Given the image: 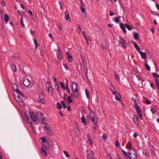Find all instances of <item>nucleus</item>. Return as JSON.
<instances>
[{"instance_id":"nucleus-1","label":"nucleus","mask_w":159,"mask_h":159,"mask_svg":"<svg viewBox=\"0 0 159 159\" xmlns=\"http://www.w3.org/2000/svg\"><path fill=\"white\" fill-rule=\"evenodd\" d=\"M126 147L129 150L128 153L129 159H137L138 155L135 149L132 147V143L129 141L127 144Z\"/></svg>"},{"instance_id":"nucleus-2","label":"nucleus","mask_w":159,"mask_h":159,"mask_svg":"<svg viewBox=\"0 0 159 159\" xmlns=\"http://www.w3.org/2000/svg\"><path fill=\"white\" fill-rule=\"evenodd\" d=\"M77 83L73 82L72 83L71 89L74 97L76 98H78L79 97V92L77 88Z\"/></svg>"},{"instance_id":"nucleus-3","label":"nucleus","mask_w":159,"mask_h":159,"mask_svg":"<svg viewBox=\"0 0 159 159\" xmlns=\"http://www.w3.org/2000/svg\"><path fill=\"white\" fill-rule=\"evenodd\" d=\"M89 115L91 120L94 124H97L98 122V118L97 114H95L93 111H91L89 112Z\"/></svg>"},{"instance_id":"nucleus-4","label":"nucleus","mask_w":159,"mask_h":159,"mask_svg":"<svg viewBox=\"0 0 159 159\" xmlns=\"http://www.w3.org/2000/svg\"><path fill=\"white\" fill-rule=\"evenodd\" d=\"M119 46L122 47L125 49L127 47V44L126 42L121 37H119Z\"/></svg>"},{"instance_id":"nucleus-5","label":"nucleus","mask_w":159,"mask_h":159,"mask_svg":"<svg viewBox=\"0 0 159 159\" xmlns=\"http://www.w3.org/2000/svg\"><path fill=\"white\" fill-rule=\"evenodd\" d=\"M134 105L135 108L136 110L137 114L140 117L141 119L142 120V114L141 110L139 108V105L137 103L135 102Z\"/></svg>"},{"instance_id":"nucleus-6","label":"nucleus","mask_w":159,"mask_h":159,"mask_svg":"<svg viewBox=\"0 0 159 159\" xmlns=\"http://www.w3.org/2000/svg\"><path fill=\"white\" fill-rule=\"evenodd\" d=\"M14 95L15 96L14 94ZM15 97L16 100L19 102L20 104L21 105L24 106L25 105L24 102L23 101L22 99L20 98V97L19 94H18L17 96L16 95V96H15Z\"/></svg>"},{"instance_id":"nucleus-7","label":"nucleus","mask_w":159,"mask_h":159,"mask_svg":"<svg viewBox=\"0 0 159 159\" xmlns=\"http://www.w3.org/2000/svg\"><path fill=\"white\" fill-rule=\"evenodd\" d=\"M56 55L58 59L59 60L62 59V54L61 52L60 49L59 48H57L56 51Z\"/></svg>"},{"instance_id":"nucleus-8","label":"nucleus","mask_w":159,"mask_h":159,"mask_svg":"<svg viewBox=\"0 0 159 159\" xmlns=\"http://www.w3.org/2000/svg\"><path fill=\"white\" fill-rule=\"evenodd\" d=\"M44 96L43 94V93H40L39 97V102L43 104H45V101L44 100Z\"/></svg>"},{"instance_id":"nucleus-9","label":"nucleus","mask_w":159,"mask_h":159,"mask_svg":"<svg viewBox=\"0 0 159 159\" xmlns=\"http://www.w3.org/2000/svg\"><path fill=\"white\" fill-rule=\"evenodd\" d=\"M30 117L32 120L34 122H36L37 118L33 112L30 111L29 113Z\"/></svg>"},{"instance_id":"nucleus-10","label":"nucleus","mask_w":159,"mask_h":159,"mask_svg":"<svg viewBox=\"0 0 159 159\" xmlns=\"http://www.w3.org/2000/svg\"><path fill=\"white\" fill-rule=\"evenodd\" d=\"M113 94L115 95V99L116 100L118 101L121 100V96L119 93L116 91Z\"/></svg>"},{"instance_id":"nucleus-11","label":"nucleus","mask_w":159,"mask_h":159,"mask_svg":"<svg viewBox=\"0 0 159 159\" xmlns=\"http://www.w3.org/2000/svg\"><path fill=\"white\" fill-rule=\"evenodd\" d=\"M46 87L48 89V91L49 92L52 93V89L51 87L50 83L48 81L45 84Z\"/></svg>"},{"instance_id":"nucleus-12","label":"nucleus","mask_w":159,"mask_h":159,"mask_svg":"<svg viewBox=\"0 0 159 159\" xmlns=\"http://www.w3.org/2000/svg\"><path fill=\"white\" fill-rule=\"evenodd\" d=\"M47 149V147L45 145H43V147L41 148V152L42 154L46 156H47V153L46 152V150Z\"/></svg>"},{"instance_id":"nucleus-13","label":"nucleus","mask_w":159,"mask_h":159,"mask_svg":"<svg viewBox=\"0 0 159 159\" xmlns=\"http://www.w3.org/2000/svg\"><path fill=\"white\" fill-rule=\"evenodd\" d=\"M23 84L25 86H28L30 84L29 80L27 78H25L23 80Z\"/></svg>"},{"instance_id":"nucleus-14","label":"nucleus","mask_w":159,"mask_h":159,"mask_svg":"<svg viewBox=\"0 0 159 159\" xmlns=\"http://www.w3.org/2000/svg\"><path fill=\"white\" fill-rule=\"evenodd\" d=\"M133 120L134 123L138 126L139 124V118L138 116L136 115H134Z\"/></svg>"},{"instance_id":"nucleus-15","label":"nucleus","mask_w":159,"mask_h":159,"mask_svg":"<svg viewBox=\"0 0 159 159\" xmlns=\"http://www.w3.org/2000/svg\"><path fill=\"white\" fill-rule=\"evenodd\" d=\"M80 57L82 60V62L84 66L86 67L87 66V63L86 60L84 58V56L82 55H80Z\"/></svg>"},{"instance_id":"nucleus-16","label":"nucleus","mask_w":159,"mask_h":159,"mask_svg":"<svg viewBox=\"0 0 159 159\" xmlns=\"http://www.w3.org/2000/svg\"><path fill=\"white\" fill-rule=\"evenodd\" d=\"M138 52L140 54L143 59H145L147 58V54L145 52H143L141 51H139Z\"/></svg>"},{"instance_id":"nucleus-17","label":"nucleus","mask_w":159,"mask_h":159,"mask_svg":"<svg viewBox=\"0 0 159 159\" xmlns=\"http://www.w3.org/2000/svg\"><path fill=\"white\" fill-rule=\"evenodd\" d=\"M86 159H95L94 156H91V153L88 151H87Z\"/></svg>"},{"instance_id":"nucleus-18","label":"nucleus","mask_w":159,"mask_h":159,"mask_svg":"<svg viewBox=\"0 0 159 159\" xmlns=\"http://www.w3.org/2000/svg\"><path fill=\"white\" fill-rule=\"evenodd\" d=\"M12 87L13 89H14V91L17 93H18L20 92V91L18 89L17 87L15 84H12Z\"/></svg>"},{"instance_id":"nucleus-19","label":"nucleus","mask_w":159,"mask_h":159,"mask_svg":"<svg viewBox=\"0 0 159 159\" xmlns=\"http://www.w3.org/2000/svg\"><path fill=\"white\" fill-rule=\"evenodd\" d=\"M65 17L66 20H67L69 21H70V19L69 15V13L68 11H66L65 12Z\"/></svg>"},{"instance_id":"nucleus-20","label":"nucleus","mask_w":159,"mask_h":159,"mask_svg":"<svg viewBox=\"0 0 159 159\" xmlns=\"http://www.w3.org/2000/svg\"><path fill=\"white\" fill-rule=\"evenodd\" d=\"M66 54L67 56L69 61L70 62H71L73 60L72 56L70 55L69 53L68 52H66Z\"/></svg>"},{"instance_id":"nucleus-21","label":"nucleus","mask_w":159,"mask_h":159,"mask_svg":"<svg viewBox=\"0 0 159 159\" xmlns=\"http://www.w3.org/2000/svg\"><path fill=\"white\" fill-rule=\"evenodd\" d=\"M101 45L103 48H106L107 47V43L104 41L102 42Z\"/></svg>"},{"instance_id":"nucleus-22","label":"nucleus","mask_w":159,"mask_h":159,"mask_svg":"<svg viewBox=\"0 0 159 159\" xmlns=\"http://www.w3.org/2000/svg\"><path fill=\"white\" fill-rule=\"evenodd\" d=\"M120 27L124 33L126 32V30L125 29V26H124V25L122 23H120Z\"/></svg>"},{"instance_id":"nucleus-23","label":"nucleus","mask_w":159,"mask_h":159,"mask_svg":"<svg viewBox=\"0 0 159 159\" xmlns=\"http://www.w3.org/2000/svg\"><path fill=\"white\" fill-rule=\"evenodd\" d=\"M23 118L25 119V120H27L28 122L29 123H30V124H32V122H30L29 121V117L25 113V114H24V116H23Z\"/></svg>"},{"instance_id":"nucleus-24","label":"nucleus","mask_w":159,"mask_h":159,"mask_svg":"<svg viewBox=\"0 0 159 159\" xmlns=\"http://www.w3.org/2000/svg\"><path fill=\"white\" fill-rule=\"evenodd\" d=\"M121 151L123 153V156L125 158H128V154H127V153L124 150H122Z\"/></svg>"},{"instance_id":"nucleus-25","label":"nucleus","mask_w":159,"mask_h":159,"mask_svg":"<svg viewBox=\"0 0 159 159\" xmlns=\"http://www.w3.org/2000/svg\"><path fill=\"white\" fill-rule=\"evenodd\" d=\"M81 11L86 14L85 9V8L83 7V5L81 2Z\"/></svg>"},{"instance_id":"nucleus-26","label":"nucleus","mask_w":159,"mask_h":159,"mask_svg":"<svg viewBox=\"0 0 159 159\" xmlns=\"http://www.w3.org/2000/svg\"><path fill=\"white\" fill-rule=\"evenodd\" d=\"M120 18L121 17L120 16H118L114 19V21L116 23H118L120 21Z\"/></svg>"},{"instance_id":"nucleus-27","label":"nucleus","mask_w":159,"mask_h":159,"mask_svg":"<svg viewBox=\"0 0 159 159\" xmlns=\"http://www.w3.org/2000/svg\"><path fill=\"white\" fill-rule=\"evenodd\" d=\"M37 119L39 121H43L44 120V116L43 115L37 117Z\"/></svg>"},{"instance_id":"nucleus-28","label":"nucleus","mask_w":159,"mask_h":159,"mask_svg":"<svg viewBox=\"0 0 159 159\" xmlns=\"http://www.w3.org/2000/svg\"><path fill=\"white\" fill-rule=\"evenodd\" d=\"M145 68L148 70L149 71L150 70V68L149 66L147 64V61H145Z\"/></svg>"},{"instance_id":"nucleus-29","label":"nucleus","mask_w":159,"mask_h":159,"mask_svg":"<svg viewBox=\"0 0 159 159\" xmlns=\"http://www.w3.org/2000/svg\"><path fill=\"white\" fill-rule=\"evenodd\" d=\"M109 88L113 94L116 92L112 85H110Z\"/></svg>"},{"instance_id":"nucleus-30","label":"nucleus","mask_w":159,"mask_h":159,"mask_svg":"<svg viewBox=\"0 0 159 159\" xmlns=\"http://www.w3.org/2000/svg\"><path fill=\"white\" fill-rule=\"evenodd\" d=\"M81 121L82 122L84 123V125H86L87 124L86 121L84 117V116H82L81 118Z\"/></svg>"},{"instance_id":"nucleus-31","label":"nucleus","mask_w":159,"mask_h":159,"mask_svg":"<svg viewBox=\"0 0 159 159\" xmlns=\"http://www.w3.org/2000/svg\"><path fill=\"white\" fill-rule=\"evenodd\" d=\"M46 132L50 136L53 135V134L50 129L46 131Z\"/></svg>"},{"instance_id":"nucleus-32","label":"nucleus","mask_w":159,"mask_h":159,"mask_svg":"<svg viewBox=\"0 0 159 159\" xmlns=\"http://www.w3.org/2000/svg\"><path fill=\"white\" fill-rule=\"evenodd\" d=\"M55 87L56 90L59 91V84L57 83L55 84Z\"/></svg>"},{"instance_id":"nucleus-33","label":"nucleus","mask_w":159,"mask_h":159,"mask_svg":"<svg viewBox=\"0 0 159 159\" xmlns=\"http://www.w3.org/2000/svg\"><path fill=\"white\" fill-rule=\"evenodd\" d=\"M42 124H45L44 127L46 128V130L50 129L49 125L45 123L42 122Z\"/></svg>"},{"instance_id":"nucleus-34","label":"nucleus","mask_w":159,"mask_h":159,"mask_svg":"<svg viewBox=\"0 0 159 159\" xmlns=\"http://www.w3.org/2000/svg\"><path fill=\"white\" fill-rule=\"evenodd\" d=\"M66 89L67 92L68 93H70V90L67 86V84H68L67 80H66Z\"/></svg>"},{"instance_id":"nucleus-35","label":"nucleus","mask_w":159,"mask_h":159,"mask_svg":"<svg viewBox=\"0 0 159 159\" xmlns=\"http://www.w3.org/2000/svg\"><path fill=\"white\" fill-rule=\"evenodd\" d=\"M125 25L126 28L129 30H131V29H133V28L131 27V26L127 24H125Z\"/></svg>"},{"instance_id":"nucleus-36","label":"nucleus","mask_w":159,"mask_h":159,"mask_svg":"<svg viewBox=\"0 0 159 159\" xmlns=\"http://www.w3.org/2000/svg\"><path fill=\"white\" fill-rule=\"evenodd\" d=\"M5 21L7 23L8 22L9 20L8 16L7 14L5 15Z\"/></svg>"},{"instance_id":"nucleus-37","label":"nucleus","mask_w":159,"mask_h":159,"mask_svg":"<svg viewBox=\"0 0 159 159\" xmlns=\"http://www.w3.org/2000/svg\"><path fill=\"white\" fill-rule=\"evenodd\" d=\"M134 47L136 49V50L138 51V52L139 51H140L139 50H140V48H139V46L137 45V44L136 43H134Z\"/></svg>"},{"instance_id":"nucleus-38","label":"nucleus","mask_w":159,"mask_h":159,"mask_svg":"<svg viewBox=\"0 0 159 159\" xmlns=\"http://www.w3.org/2000/svg\"><path fill=\"white\" fill-rule=\"evenodd\" d=\"M134 37L135 39L137 40L138 39V38L139 37V35L138 33H135L134 35Z\"/></svg>"},{"instance_id":"nucleus-39","label":"nucleus","mask_w":159,"mask_h":159,"mask_svg":"<svg viewBox=\"0 0 159 159\" xmlns=\"http://www.w3.org/2000/svg\"><path fill=\"white\" fill-rule=\"evenodd\" d=\"M85 92L86 94V97L87 98H89V93L88 90L87 89H85Z\"/></svg>"},{"instance_id":"nucleus-40","label":"nucleus","mask_w":159,"mask_h":159,"mask_svg":"<svg viewBox=\"0 0 159 159\" xmlns=\"http://www.w3.org/2000/svg\"><path fill=\"white\" fill-rule=\"evenodd\" d=\"M12 70L14 72H16V66L15 65L13 64L11 66Z\"/></svg>"},{"instance_id":"nucleus-41","label":"nucleus","mask_w":159,"mask_h":159,"mask_svg":"<svg viewBox=\"0 0 159 159\" xmlns=\"http://www.w3.org/2000/svg\"><path fill=\"white\" fill-rule=\"evenodd\" d=\"M20 23L21 24V25L23 27H24L25 25L23 22V17L21 16V18L20 19Z\"/></svg>"},{"instance_id":"nucleus-42","label":"nucleus","mask_w":159,"mask_h":159,"mask_svg":"<svg viewBox=\"0 0 159 159\" xmlns=\"http://www.w3.org/2000/svg\"><path fill=\"white\" fill-rule=\"evenodd\" d=\"M61 103L63 106V107L65 109L66 108V105L64 102V101H61Z\"/></svg>"},{"instance_id":"nucleus-43","label":"nucleus","mask_w":159,"mask_h":159,"mask_svg":"<svg viewBox=\"0 0 159 159\" xmlns=\"http://www.w3.org/2000/svg\"><path fill=\"white\" fill-rule=\"evenodd\" d=\"M33 41H34V45L35 47V48L37 49V47L38 45V43L37 42V41H36V40H35L34 39H33Z\"/></svg>"},{"instance_id":"nucleus-44","label":"nucleus","mask_w":159,"mask_h":159,"mask_svg":"<svg viewBox=\"0 0 159 159\" xmlns=\"http://www.w3.org/2000/svg\"><path fill=\"white\" fill-rule=\"evenodd\" d=\"M63 65L65 69L66 70H68L69 69V66L66 64L63 63Z\"/></svg>"},{"instance_id":"nucleus-45","label":"nucleus","mask_w":159,"mask_h":159,"mask_svg":"<svg viewBox=\"0 0 159 159\" xmlns=\"http://www.w3.org/2000/svg\"><path fill=\"white\" fill-rule=\"evenodd\" d=\"M102 138L104 140H106L107 138V136L106 134H103L102 136Z\"/></svg>"},{"instance_id":"nucleus-46","label":"nucleus","mask_w":159,"mask_h":159,"mask_svg":"<svg viewBox=\"0 0 159 159\" xmlns=\"http://www.w3.org/2000/svg\"><path fill=\"white\" fill-rule=\"evenodd\" d=\"M57 108L58 109H61L62 107L60 103L58 102L57 103Z\"/></svg>"},{"instance_id":"nucleus-47","label":"nucleus","mask_w":159,"mask_h":159,"mask_svg":"<svg viewBox=\"0 0 159 159\" xmlns=\"http://www.w3.org/2000/svg\"><path fill=\"white\" fill-rule=\"evenodd\" d=\"M63 152L64 153V154L65 155V156L66 157H68L70 156V155L69 154L68 152H67L66 151H64Z\"/></svg>"},{"instance_id":"nucleus-48","label":"nucleus","mask_w":159,"mask_h":159,"mask_svg":"<svg viewBox=\"0 0 159 159\" xmlns=\"http://www.w3.org/2000/svg\"><path fill=\"white\" fill-rule=\"evenodd\" d=\"M115 78L116 80L119 81L120 80V78L116 73H115Z\"/></svg>"},{"instance_id":"nucleus-49","label":"nucleus","mask_w":159,"mask_h":159,"mask_svg":"<svg viewBox=\"0 0 159 159\" xmlns=\"http://www.w3.org/2000/svg\"><path fill=\"white\" fill-rule=\"evenodd\" d=\"M47 144L49 146H52V142L51 141H49L47 142Z\"/></svg>"},{"instance_id":"nucleus-50","label":"nucleus","mask_w":159,"mask_h":159,"mask_svg":"<svg viewBox=\"0 0 159 159\" xmlns=\"http://www.w3.org/2000/svg\"><path fill=\"white\" fill-rule=\"evenodd\" d=\"M60 84L61 85V88H63L64 89H66V88H65V86H64V83L62 82H60Z\"/></svg>"},{"instance_id":"nucleus-51","label":"nucleus","mask_w":159,"mask_h":159,"mask_svg":"<svg viewBox=\"0 0 159 159\" xmlns=\"http://www.w3.org/2000/svg\"><path fill=\"white\" fill-rule=\"evenodd\" d=\"M152 75L154 77H156V78H159V75L155 73H153Z\"/></svg>"},{"instance_id":"nucleus-52","label":"nucleus","mask_w":159,"mask_h":159,"mask_svg":"<svg viewBox=\"0 0 159 159\" xmlns=\"http://www.w3.org/2000/svg\"><path fill=\"white\" fill-rule=\"evenodd\" d=\"M43 115V114L42 112L40 111H38L37 112V116L36 117H38L39 116H40Z\"/></svg>"},{"instance_id":"nucleus-53","label":"nucleus","mask_w":159,"mask_h":159,"mask_svg":"<svg viewBox=\"0 0 159 159\" xmlns=\"http://www.w3.org/2000/svg\"><path fill=\"white\" fill-rule=\"evenodd\" d=\"M156 82L157 86H159V80L157 78H156Z\"/></svg>"},{"instance_id":"nucleus-54","label":"nucleus","mask_w":159,"mask_h":159,"mask_svg":"<svg viewBox=\"0 0 159 159\" xmlns=\"http://www.w3.org/2000/svg\"><path fill=\"white\" fill-rule=\"evenodd\" d=\"M67 99L69 103H71L73 102L72 99L71 98V97L70 96H69L68 97Z\"/></svg>"},{"instance_id":"nucleus-55","label":"nucleus","mask_w":159,"mask_h":159,"mask_svg":"<svg viewBox=\"0 0 159 159\" xmlns=\"http://www.w3.org/2000/svg\"><path fill=\"white\" fill-rule=\"evenodd\" d=\"M82 33L85 40H87V35L86 34L85 32L84 31H83L82 32Z\"/></svg>"},{"instance_id":"nucleus-56","label":"nucleus","mask_w":159,"mask_h":159,"mask_svg":"<svg viewBox=\"0 0 159 159\" xmlns=\"http://www.w3.org/2000/svg\"><path fill=\"white\" fill-rule=\"evenodd\" d=\"M150 110H151V112H152V113L153 114L155 113L156 112V110L154 109L151 108V109Z\"/></svg>"},{"instance_id":"nucleus-57","label":"nucleus","mask_w":159,"mask_h":159,"mask_svg":"<svg viewBox=\"0 0 159 159\" xmlns=\"http://www.w3.org/2000/svg\"><path fill=\"white\" fill-rule=\"evenodd\" d=\"M52 78L54 80L55 84L57 83L56 82V81H57L56 78L54 76H52Z\"/></svg>"},{"instance_id":"nucleus-58","label":"nucleus","mask_w":159,"mask_h":159,"mask_svg":"<svg viewBox=\"0 0 159 159\" xmlns=\"http://www.w3.org/2000/svg\"><path fill=\"white\" fill-rule=\"evenodd\" d=\"M41 140L42 142L45 143L46 142V139L45 137H42L41 138Z\"/></svg>"},{"instance_id":"nucleus-59","label":"nucleus","mask_w":159,"mask_h":159,"mask_svg":"<svg viewBox=\"0 0 159 159\" xmlns=\"http://www.w3.org/2000/svg\"><path fill=\"white\" fill-rule=\"evenodd\" d=\"M78 25V32L79 33H80L81 31V28L80 26L79 25Z\"/></svg>"},{"instance_id":"nucleus-60","label":"nucleus","mask_w":159,"mask_h":159,"mask_svg":"<svg viewBox=\"0 0 159 159\" xmlns=\"http://www.w3.org/2000/svg\"><path fill=\"white\" fill-rule=\"evenodd\" d=\"M109 12H110L109 15L110 16H112L114 15V13L113 12H112L111 11H109Z\"/></svg>"},{"instance_id":"nucleus-61","label":"nucleus","mask_w":159,"mask_h":159,"mask_svg":"<svg viewBox=\"0 0 159 159\" xmlns=\"http://www.w3.org/2000/svg\"><path fill=\"white\" fill-rule=\"evenodd\" d=\"M87 139H88V140H89V141H90V140H91V137L90 136H89V134H88L87 135Z\"/></svg>"},{"instance_id":"nucleus-62","label":"nucleus","mask_w":159,"mask_h":159,"mask_svg":"<svg viewBox=\"0 0 159 159\" xmlns=\"http://www.w3.org/2000/svg\"><path fill=\"white\" fill-rule=\"evenodd\" d=\"M151 31H152V33L153 34L154 33V28L153 27H152L151 29Z\"/></svg>"},{"instance_id":"nucleus-63","label":"nucleus","mask_w":159,"mask_h":159,"mask_svg":"<svg viewBox=\"0 0 159 159\" xmlns=\"http://www.w3.org/2000/svg\"><path fill=\"white\" fill-rule=\"evenodd\" d=\"M146 102L147 104H149L151 103L150 101L148 99H147L146 100Z\"/></svg>"},{"instance_id":"nucleus-64","label":"nucleus","mask_w":159,"mask_h":159,"mask_svg":"<svg viewBox=\"0 0 159 159\" xmlns=\"http://www.w3.org/2000/svg\"><path fill=\"white\" fill-rule=\"evenodd\" d=\"M1 4L3 6H5L6 5L5 3L3 1H1Z\"/></svg>"}]
</instances>
